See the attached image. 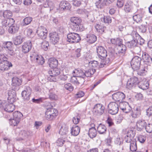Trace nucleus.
Wrapping results in <instances>:
<instances>
[{"mask_svg": "<svg viewBox=\"0 0 152 152\" xmlns=\"http://www.w3.org/2000/svg\"><path fill=\"white\" fill-rule=\"evenodd\" d=\"M141 58L138 56L134 57L131 62V67L134 71H137L140 68Z\"/></svg>", "mask_w": 152, "mask_h": 152, "instance_id": "obj_1", "label": "nucleus"}, {"mask_svg": "<svg viewBox=\"0 0 152 152\" xmlns=\"http://www.w3.org/2000/svg\"><path fill=\"white\" fill-rule=\"evenodd\" d=\"M68 41L71 43H77L81 39L79 35L77 33L71 32L67 34Z\"/></svg>", "mask_w": 152, "mask_h": 152, "instance_id": "obj_2", "label": "nucleus"}, {"mask_svg": "<svg viewBox=\"0 0 152 152\" xmlns=\"http://www.w3.org/2000/svg\"><path fill=\"white\" fill-rule=\"evenodd\" d=\"M71 24L73 26L72 28L74 31H77L79 30L80 26L81 20L80 18L77 17H72L70 19Z\"/></svg>", "mask_w": 152, "mask_h": 152, "instance_id": "obj_3", "label": "nucleus"}, {"mask_svg": "<svg viewBox=\"0 0 152 152\" xmlns=\"http://www.w3.org/2000/svg\"><path fill=\"white\" fill-rule=\"evenodd\" d=\"M139 80L137 77H133L129 79L126 85V88L131 89L134 88L137 85H138Z\"/></svg>", "mask_w": 152, "mask_h": 152, "instance_id": "obj_4", "label": "nucleus"}, {"mask_svg": "<svg viewBox=\"0 0 152 152\" xmlns=\"http://www.w3.org/2000/svg\"><path fill=\"white\" fill-rule=\"evenodd\" d=\"M109 113L112 115L117 114L118 111V104L115 102L110 103L108 106Z\"/></svg>", "mask_w": 152, "mask_h": 152, "instance_id": "obj_5", "label": "nucleus"}, {"mask_svg": "<svg viewBox=\"0 0 152 152\" xmlns=\"http://www.w3.org/2000/svg\"><path fill=\"white\" fill-rule=\"evenodd\" d=\"M37 33L39 37L42 39H45L47 37L48 31L45 28L41 26L38 28Z\"/></svg>", "mask_w": 152, "mask_h": 152, "instance_id": "obj_6", "label": "nucleus"}, {"mask_svg": "<svg viewBox=\"0 0 152 152\" xmlns=\"http://www.w3.org/2000/svg\"><path fill=\"white\" fill-rule=\"evenodd\" d=\"M94 109L95 114L97 115H101L104 113L105 107L100 104H96Z\"/></svg>", "mask_w": 152, "mask_h": 152, "instance_id": "obj_7", "label": "nucleus"}, {"mask_svg": "<svg viewBox=\"0 0 152 152\" xmlns=\"http://www.w3.org/2000/svg\"><path fill=\"white\" fill-rule=\"evenodd\" d=\"M113 99L115 101L122 102L125 98V95L121 92H117L112 95Z\"/></svg>", "mask_w": 152, "mask_h": 152, "instance_id": "obj_8", "label": "nucleus"}, {"mask_svg": "<svg viewBox=\"0 0 152 152\" xmlns=\"http://www.w3.org/2000/svg\"><path fill=\"white\" fill-rule=\"evenodd\" d=\"M22 80L21 79L17 77H14L12 80V88L15 90H18L19 89V86L21 85Z\"/></svg>", "mask_w": 152, "mask_h": 152, "instance_id": "obj_9", "label": "nucleus"}, {"mask_svg": "<svg viewBox=\"0 0 152 152\" xmlns=\"http://www.w3.org/2000/svg\"><path fill=\"white\" fill-rule=\"evenodd\" d=\"M16 90H15L13 88L11 90L8 91V97L7 99L9 103H13L15 101L16 97Z\"/></svg>", "mask_w": 152, "mask_h": 152, "instance_id": "obj_10", "label": "nucleus"}, {"mask_svg": "<svg viewBox=\"0 0 152 152\" xmlns=\"http://www.w3.org/2000/svg\"><path fill=\"white\" fill-rule=\"evenodd\" d=\"M49 37L50 42L54 45L57 43L59 40V35L56 32L50 33Z\"/></svg>", "mask_w": 152, "mask_h": 152, "instance_id": "obj_11", "label": "nucleus"}, {"mask_svg": "<svg viewBox=\"0 0 152 152\" xmlns=\"http://www.w3.org/2000/svg\"><path fill=\"white\" fill-rule=\"evenodd\" d=\"M31 92V88L29 87H26L22 93V96L25 100H28L30 99V95Z\"/></svg>", "mask_w": 152, "mask_h": 152, "instance_id": "obj_12", "label": "nucleus"}, {"mask_svg": "<svg viewBox=\"0 0 152 152\" xmlns=\"http://www.w3.org/2000/svg\"><path fill=\"white\" fill-rule=\"evenodd\" d=\"M12 66L11 63L7 61H1L0 62V70L2 71L7 70L9 67Z\"/></svg>", "mask_w": 152, "mask_h": 152, "instance_id": "obj_13", "label": "nucleus"}, {"mask_svg": "<svg viewBox=\"0 0 152 152\" xmlns=\"http://www.w3.org/2000/svg\"><path fill=\"white\" fill-rule=\"evenodd\" d=\"M31 58H33L34 60L36 59L37 62L40 65H42L45 63V59L42 56H39L37 54L34 53L30 56Z\"/></svg>", "mask_w": 152, "mask_h": 152, "instance_id": "obj_14", "label": "nucleus"}, {"mask_svg": "<svg viewBox=\"0 0 152 152\" xmlns=\"http://www.w3.org/2000/svg\"><path fill=\"white\" fill-rule=\"evenodd\" d=\"M114 58V57L113 56V54H111L110 56V58H107L106 59V60H104V58L101 59V60L100 62V65L99 67L100 68H102L104 66V65L107 64H110L111 61H113Z\"/></svg>", "mask_w": 152, "mask_h": 152, "instance_id": "obj_15", "label": "nucleus"}, {"mask_svg": "<svg viewBox=\"0 0 152 152\" xmlns=\"http://www.w3.org/2000/svg\"><path fill=\"white\" fill-rule=\"evenodd\" d=\"M70 4L65 1H62L59 5V9L62 11L69 10L71 8Z\"/></svg>", "mask_w": 152, "mask_h": 152, "instance_id": "obj_16", "label": "nucleus"}, {"mask_svg": "<svg viewBox=\"0 0 152 152\" xmlns=\"http://www.w3.org/2000/svg\"><path fill=\"white\" fill-rule=\"evenodd\" d=\"M140 68V70L137 71V74L140 76L145 75L148 69L147 64H144L143 65H141Z\"/></svg>", "mask_w": 152, "mask_h": 152, "instance_id": "obj_17", "label": "nucleus"}, {"mask_svg": "<svg viewBox=\"0 0 152 152\" xmlns=\"http://www.w3.org/2000/svg\"><path fill=\"white\" fill-rule=\"evenodd\" d=\"M120 108L126 113L129 112L132 110V108L129 105L128 103L124 102L120 104Z\"/></svg>", "mask_w": 152, "mask_h": 152, "instance_id": "obj_18", "label": "nucleus"}, {"mask_svg": "<svg viewBox=\"0 0 152 152\" xmlns=\"http://www.w3.org/2000/svg\"><path fill=\"white\" fill-rule=\"evenodd\" d=\"M59 134L61 136H64V139L66 138L67 137V134L69 133L68 129L66 125L61 126L59 131Z\"/></svg>", "mask_w": 152, "mask_h": 152, "instance_id": "obj_19", "label": "nucleus"}, {"mask_svg": "<svg viewBox=\"0 0 152 152\" xmlns=\"http://www.w3.org/2000/svg\"><path fill=\"white\" fill-rule=\"evenodd\" d=\"M146 124L144 120H140L137 122V129L138 131H141L145 126Z\"/></svg>", "mask_w": 152, "mask_h": 152, "instance_id": "obj_20", "label": "nucleus"}, {"mask_svg": "<svg viewBox=\"0 0 152 152\" xmlns=\"http://www.w3.org/2000/svg\"><path fill=\"white\" fill-rule=\"evenodd\" d=\"M107 2V0H99L98 1L95 3V6L97 8L102 9L105 6L108 5Z\"/></svg>", "mask_w": 152, "mask_h": 152, "instance_id": "obj_21", "label": "nucleus"}, {"mask_svg": "<svg viewBox=\"0 0 152 152\" xmlns=\"http://www.w3.org/2000/svg\"><path fill=\"white\" fill-rule=\"evenodd\" d=\"M73 73L76 74V75L78 77L79 79H80L81 77L83 81L84 82V78L85 77V73L82 70L80 69H75Z\"/></svg>", "mask_w": 152, "mask_h": 152, "instance_id": "obj_22", "label": "nucleus"}, {"mask_svg": "<svg viewBox=\"0 0 152 152\" xmlns=\"http://www.w3.org/2000/svg\"><path fill=\"white\" fill-rule=\"evenodd\" d=\"M111 42L117 47H124V45L122 44V40L120 38L112 39L111 40Z\"/></svg>", "mask_w": 152, "mask_h": 152, "instance_id": "obj_23", "label": "nucleus"}, {"mask_svg": "<svg viewBox=\"0 0 152 152\" xmlns=\"http://www.w3.org/2000/svg\"><path fill=\"white\" fill-rule=\"evenodd\" d=\"M97 52L100 56L101 59L106 58L107 55V50L104 48H96Z\"/></svg>", "mask_w": 152, "mask_h": 152, "instance_id": "obj_24", "label": "nucleus"}, {"mask_svg": "<svg viewBox=\"0 0 152 152\" xmlns=\"http://www.w3.org/2000/svg\"><path fill=\"white\" fill-rule=\"evenodd\" d=\"M58 63L57 60L54 58H50L48 60V64L49 66L52 68L56 67Z\"/></svg>", "mask_w": 152, "mask_h": 152, "instance_id": "obj_25", "label": "nucleus"}, {"mask_svg": "<svg viewBox=\"0 0 152 152\" xmlns=\"http://www.w3.org/2000/svg\"><path fill=\"white\" fill-rule=\"evenodd\" d=\"M11 26H10L8 31L9 33L12 34H14L16 33L19 29V27L15 24L12 23Z\"/></svg>", "mask_w": 152, "mask_h": 152, "instance_id": "obj_26", "label": "nucleus"}, {"mask_svg": "<svg viewBox=\"0 0 152 152\" xmlns=\"http://www.w3.org/2000/svg\"><path fill=\"white\" fill-rule=\"evenodd\" d=\"M138 86L139 88L142 90H146L149 88V84L147 81H139Z\"/></svg>", "mask_w": 152, "mask_h": 152, "instance_id": "obj_27", "label": "nucleus"}, {"mask_svg": "<svg viewBox=\"0 0 152 152\" xmlns=\"http://www.w3.org/2000/svg\"><path fill=\"white\" fill-rule=\"evenodd\" d=\"M12 12L9 10H6L3 12L0 11V15H3L4 18L7 19H11V18L12 16Z\"/></svg>", "mask_w": 152, "mask_h": 152, "instance_id": "obj_28", "label": "nucleus"}, {"mask_svg": "<svg viewBox=\"0 0 152 152\" xmlns=\"http://www.w3.org/2000/svg\"><path fill=\"white\" fill-rule=\"evenodd\" d=\"M15 109V106L13 104V103H10V104H8L7 102L6 105L5 106L3 110L8 112H12Z\"/></svg>", "mask_w": 152, "mask_h": 152, "instance_id": "obj_29", "label": "nucleus"}, {"mask_svg": "<svg viewBox=\"0 0 152 152\" xmlns=\"http://www.w3.org/2000/svg\"><path fill=\"white\" fill-rule=\"evenodd\" d=\"M14 22L15 20L13 19H4L2 20L1 24L2 27H6L10 24H11L12 23H14Z\"/></svg>", "mask_w": 152, "mask_h": 152, "instance_id": "obj_30", "label": "nucleus"}, {"mask_svg": "<svg viewBox=\"0 0 152 152\" xmlns=\"http://www.w3.org/2000/svg\"><path fill=\"white\" fill-rule=\"evenodd\" d=\"M80 130V127L77 126H73L71 129V133L73 136H77L79 134Z\"/></svg>", "mask_w": 152, "mask_h": 152, "instance_id": "obj_31", "label": "nucleus"}, {"mask_svg": "<svg viewBox=\"0 0 152 152\" xmlns=\"http://www.w3.org/2000/svg\"><path fill=\"white\" fill-rule=\"evenodd\" d=\"M88 135L91 138H93L96 137L97 135V131L94 127H92L89 129Z\"/></svg>", "mask_w": 152, "mask_h": 152, "instance_id": "obj_32", "label": "nucleus"}, {"mask_svg": "<svg viewBox=\"0 0 152 152\" xmlns=\"http://www.w3.org/2000/svg\"><path fill=\"white\" fill-rule=\"evenodd\" d=\"M53 69L48 71V74L50 76L54 77L56 75H59L60 73V70L59 69L56 68H52Z\"/></svg>", "mask_w": 152, "mask_h": 152, "instance_id": "obj_33", "label": "nucleus"}, {"mask_svg": "<svg viewBox=\"0 0 152 152\" xmlns=\"http://www.w3.org/2000/svg\"><path fill=\"white\" fill-rule=\"evenodd\" d=\"M86 38L88 42L90 43H93L96 40V37L92 34H87Z\"/></svg>", "mask_w": 152, "mask_h": 152, "instance_id": "obj_34", "label": "nucleus"}, {"mask_svg": "<svg viewBox=\"0 0 152 152\" xmlns=\"http://www.w3.org/2000/svg\"><path fill=\"white\" fill-rule=\"evenodd\" d=\"M106 129L107 128L105 125L101 124H100L97 128V131L101 134L105 133Z\"/></svg>", "mask_w": 152, "mask_h": 152, "instance_id": "obj_35", "label": "nucleus"}, {"mask_svg": "<svg viewBox=\"0 0 152 152\" xmlns=\"http://www.w3.org/2000/svg\"><path fill=\"white\" fill-rule=\"evenodd\" d=\"M96 72V70L95 69H90L85 71V77H91Z\"/></svg>", "mask_w": 152, "mask_h": 152, "instance_id": "obj_36", "label": "nucleus"}, {"mask_svg": "<svg viewBox=\"0 0 152 152\" xmlns=\"http://www.w3.org/2000/svg\"><path fill=\"white\" fill-rule=\"evenodd\" d=\"M130 149L131 151L134 152L137 150V146L136 140L133 139L130 144Z\"/></svg>", "mask_w": 152, "mask_h": 152, "instance_id": "obj_37", "label": "nucleus"}, {"mask_svg": "<svg viewBox=\"0 0 152 152\" xmlns=\"http://www.w3.org/2000/svg\"><path fill=\"white\" fill-rule=\"evenodd\" d=\"M140 114V109L137 108L136 110H134L132 111L131 115L132 118H136L139 116Z\"/></svg>", "mask_w": 152, "mask_h": 152, "instance_id": "obj_38", "label": "nucleus"}, {"mask_svg": "<svg viewBox=\"0 0 152 152\" xmlns=\"http://www.w3.org/2000/svg\"><path fill=\"white\" fill-rule=\"evenodd\" d=\"M80 79L77 77L76 75L72 77L70 79L71 83L76 85L77 86L80 83H82V82L80 81Z\"/></svg>", "mask_w": 152, "mask_h": 152, "instance_id": "obj_39", "label": "nucleus"}, {"mask_svg": "<svg viewBox=\"0 0 152 152\" xmlns=\"http://www.w3.org/2000/svg\"><path fill=\"white\" fill-rule=\"evenodd\" d=\"M13 118L20 121L21 117L23 116V114L20 112L15 111L13 114Z\"/></svg>", "mask_w": 152, "mask_h": 152, "instance_id": "obj_40", "label": "nucleus"}, {"mask_svg": "<svg viewBox=\"0 0 152 152\" xmlns=\"http://www.w3.org/2000/svg\"><path fill=\"white\" fill-rule=\"evenodd\" d=\"M95 28L97 31H98L101 34H102L106 29V27H103L99 24L96 25L95 26Z\"/></svg>", "mask_w": 152, "mask_h": 152, "instance_id": "obj_41", "label": "nucleus"}, {"mask_svg": "<svg viewBox=\"0 0 152 152\" xmlns=\"http://www.w3.org/2000/svg\"><path fill=\"white\" fill-rule=\"evenodd\" d=\"M101 19L102 22L107 24L111 23L112 21L111 18L108 16H104L102 17Z\"/></svg>", "mask_w": 152, "mask_h": 152, "instance_id": "obj_42", "label": "nucleus"}, {"mask_svg": "<svg viewBox=\"0 0 152 152\" xmlns=\"http://www.w3.org/2000/svg\"><path fill=\"white\" fill-rule=\"evenodd\" d=\"M143 59L145 63L144 64H146V63H149L150 61H152V58H151L149 55L146 53L143 56Z\"/></svg>", "mask_w": 152, "mask_h": 152, "instance_id": "obj_43", "label": "nucleus"}, {"mask_svg": "<svg viewBox=\"0 0 152 152\" xmlns=\"http://www.w3.org/2000/svg\"><path fill=\"white\" fill-rule=\"evenodd\" d=\"M43 6L45 7H50L53 8L54 5L53 2L50 0H47L44 2Z\"/></svg>", "mask_w": 152, "mask_h": 152, "instance_id": "obj_44", "label": "nucleus"}, {"mask_svg": "<svg viewBox=\"0 0 152 152\" xmlns=\"http://www.w3.org/2000/svg\"><path fill=\"white\" fill-rule=\"evenodd\" d=\"M20 122L19 120L13 118L12 119L10 120L9 123L11 126H17Z\"/></svg>", "mask_w": 152, "mask_h": 152, "instance_id": "obj_45", "label": "nucleus"}, {"mask_svg": "<svg viewBox=\"0 0 152 152\" xmlns=\"http://www.w3.org/2000/svg\"><path fill=\"white\" fill-rule=\"evenodd\" d=\"M133 18L137 23L140 22L142 20V15L141 14L136 15L133 16Z\"/></svg>", "mask_w": 152, "mask_h": 152, "instance_id": "obj_46", "label": "nucleus"}, {"mask_svg": "<svg viewBox=\"0 0 152 152\" xmlns=\"http://www.w3.org/2000/svg\"><path fill=\"white\" fill-rule=\"evenodd\" d=\"M89 66H91V69H96L98 66V62L95 61H91L89 63Z\"/></svg>", "mask_w": 152, "mask_h": 152, "instance_id": "obj_47", "label": "nucleus"}, {"mask_svg": "<svg viewBox=\"0 0 152 152\" xmlns=\"http://www.w3.org/2000/svg\"><path fill=\"white\" fill-rule=\"evenodd\" d=\"M32 20L31 17H27L23 20V26H26L29 24Z\"/></svg>", "mask_w": 152, "mask_h": 152, "instance_id": "obj_48", "label": "nucleus"}, {"mask_svg": "<svg viewBox=\"0 0 152 152\" xmlns=\"http://www.w3.org/2000/svg\"><path fill=\"white\" fill-rule=\"evenodd\" d=\"M22 42V38L20 36H18L16 37L15 41H14V44L16 45H18Z\"/></svg>", "mask_w": 152, "mask_h": 152, "instance_id": "obj_49", "label": "nucleus"}, {"mask_svg": "<svg viewBox=\"0 0 152 152\" xmlns=\"http://www.w3.org/2000/svg\"><path fill=\"white\" fill-rule=\"evenodd\" d=\"M50 93L49 94V99L51 100H56L57 99V96L54 93L52 92L51 90L49 91Z\"/></svg>", "mask_w": 152, "mask_h": 152, "instance_id": "obj_50", "label": "nucleus"}, {"mask_svg": "<svg viewBox=\"0 0 152 152\" xmlns=\"http://www.w3.org/2000/svg\"><path fill=\"white\" fill-rule=\"evenodd\" d=\"M48 110L50 112V113L54 118L57 115L58 112L56 109L52 108Z\"/></svg>", "mask_w": 152, "mask_h": 152, "instance_id": "obj_51", "label": "nucleus"}, {"mask_svg": "<svg viewBox=\"0 0 152 152\" xmlns=\"http://www.w3.org/2000/svg\"><path fill=\"white\" fill-rule=\"evenodd\" d=\"M64 87L67 90L70 91H73L74 89V87L72 84L70 83H66L64 84Z\"/></svg>", "mask_w": 152, "mask_h": 152, "instance_id": "obj_52", "label": "nucleus"}, {"mask_svg": "<svg viewBox=\"0 0 152 152\" xmlns=\"http://www.w3.org/2000/svg\"><path fill=\"white\" fill-rule=\"evenodd\" d=\"M30 134L28 131L23 130L21 132L20 134L24 138H26L28 137L30 135Z\"/></svg>", "mask_w": 152, "mask_h": 152, "instance_id": "obj_53", "label": "nucleus"}, {"mask_svg": "<svg viewBox=\"0 0 152 152\" xmlns=\"http://www.w3.org/2000/svg\"><path fill=\"white\" fill-rule=\"evenodd\" d=\"M135 133L134 131L130 130L128 132L126 136H127V138L129 137L132 139L135 136Z\"/></svg>", "mask_w": 152, "mask_h": 152, "instance_id": "obj_54", "label": "nucleus"}, {"mask_svg": "<svg viewBox=\"0 0 152 152\" xmlns=\"http://www.w3.org/2000/svg\"><path fill=\"white\" fill-rule=\"evenodd\" d=\"M13 44L11 42H4L3 43V48H10L12 47Z\"/></svg>", "mask_w": 152, "mask_h": 152, "instance_id": "obj_55", "label": "nucleus"}, {"mask_svg": "<svg viewBox=\"0 0 152 152\" xmlns=\"http://www.w3.org/2000/svg\"><path fill=\"white\" fill-rule=\"evenodd\" d=\"M65 141L61 138H58L56 141L57 145L58 146H61L64 144Z\"/></svg>", "mask_w": 152, "mask_h": 152, "instance_id": "obj_56", "label": "nucleus"}, {"mask_svg": "<svg viewBox=\"0 0 152 152\" xmlns=\"http://www.w3.org/2000/svg\"><path fill=\"white\" fill-rule=\"evenodd\" d=\"M45 116L46 118L48 120H51L54 118L48 110L45 113Z\"/></svg>", "mask_w": 152, "mask_h": 152, "instance_id": "obj_57", "label": "nucleus"}, {"mask_svg": "<svg viewBox=\"0 0 152 152\" xmlns=\"http://www.w3.org/2000/svg\"><path fill=\"white\" fill-rule=\"evenodd\" d=\"M131 8L132 6L131 5L128 3H126L124 8V10L126 12H130L131 10Z\"/></svg>", "mask_w": 152, "mask_h": 152, "instance_id": "obj_58", "label": "nucleus"}, {"mask_svg": "<svg viewBox=\"0 0 152 152\" xmlns=\"http://www.w3.org/2000/svg\"><path fill=\"white\" fill-rule=\"evenodd\" d=\"M138 140L141 143H144L146 140L145 136L142 135H140L138 137Z\"/></svg>", "mask_w": 152, "mask_h": 152, "instance_id": "obj_59", "label": "nucleus"}, {"mask_svg": "<svg viewBox=\"0 0 152 152\" xmlns=\"http://www.w3.org/2000/svg\"><path fill=\"white\" fill-rule=\"evenodd\" d=\"M145 128L147 132L151 133L152 132V124H149L148 125H146Z\"/></svg>", "mask_w": 152, "mask_h": 152, "instance_id": "obj_60", "label": "nucleus"}, {"mask_svg": "<svg viewBox=\"0 0 152 152\" xmlns=\"http://www.w3.org/2000/svg\"><path fill=\"white\" fill-rule=\"evenodd\" d=\"M125 0H118L117 3V6L118 8H121L124 5Z\"/></svg>", "mask_w": 152, "mask_h": 152, "instance_id": "obj_61", "label": "nucleus"}, {"mask_svg": "<svg viewBox=\"0 0 152 152\" xmlns=\"http://www.w3.org/2000/svg\"><path fill=\"white\" fill-rule=\"evenodd\" d=\"M7 102L4 100H0V109L3 110L5 106L6 105Z\"/></svg>", "mask_w": 152, "mask_h": 152, "instance_id": "obj_62", "label": "nucleus"}, {"mask_svg": "<svg viewBox=\"0 0 152 152\" xmlns=\"http://www.w3.org/2000/svg\"><path fill=\"white\" fill-rule=\"evenodd\" d=\"M140 31L142 33H145L146 31V26L144 25H141L139 26Z\"/></svg>", "mask_w": 152, "mask_h": 152, "instance_id": "obj_63", "label": "nucleus"}, {"mask_svg": "<svg viewBox=\"0 0 152 152\" xmlns=\"http://www.w3.org/2000/svg\"><path fill=\"white\" fill-rule=\"evenodd\" d=\"M147 115L148 116L152 115V106L150 107L146 111Z\"/></svg>", "mask_w": 152, "mask_h": 152, "instance_id": "obj_64", "label": "nucleus"}]
</instances>
